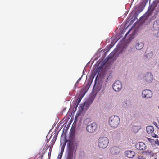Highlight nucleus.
<instances>
[{"label": "nucleus", "instance_id": "1", "mask_svg": "<svg viewBox=\"0 0 159 159\" xmlns=\"http://www.w3.org/2000/svg\"><path fill=\"white\" fill-rule=\"evenodd\" d=\"M93 100H86L85 102L79 107V110L77 112L75 118V121H76L78 117L82 113H85L90 105L93 103Z\"/></svg>", "mask_w": 159, "mask_h": 159}, {"label": "nucleus", "instance_id": "2", "mask_svg": "<svg viewBox=\"0 0 159 159\" xmlns=\"http://www.w3.org/2000/svg\"><path fill=\"white\" fill-rule=\"evenodd\" d=\"M156 7V5L153 4L149 7L147 11L140 18V27L141 24L145 22L146 20H148L149 16L151 15L153 12L155 8Z\"/></svg>", "mask_w": 159, "mask_h": 159}, {"label": "nucleus", "instance_id": "3", "mask_svg": "<svg viewBox=\"0 0 159 159\" xmlns=\"http://www.w3.org/2000/svg\"><path fill=\"white\" fill-rule=\"evenodd\" d=\"M68 155L66 159H73V152L76 148V145L72 142H69L67 144Z\"/></svg>", "mask_w": 159, "mask_h": 159}, {"label": "nucleus", "instance_id": "4", "mask_svg": "<svg viewBox=\"0 0 159 159\" xmlns=\"http://www.w3.org/2000/svg\"><path fill=\"white\" fill-rule=\"evenodd\" d=\"M108 122L111 127L116 128L120 124V118L117 116H112L109 117Z\"/></svg>", "mask_w": 159, "mask_h": 159}, {"label": "nucleus", "instance_id": "5", "mask_svg": "<svg viewBox=\"0 0 159 159\" xmlns=\"http://www.w3.org/2000/svg\"><path fill=\"white\" fill-rule=\"evenodd\" d=\"M108 143L109 140L107 137H100L98 139V146L101 148H106Z\"/></svg>", "mask_w": 159, "mask_h": 159}, {"label": "nucleus", "instance_id": "6", "mask_svg": "<svg viewBox=\"0 0 159 159\" xmlns=\"http://www.w3.org/2000/svg\"><path fill=\"white\" fill-rule=\"evenodd\" d=\"M97 125L95 123H92L88 125L86 127L87 130L89 133H92L96 129Z\"/></svg>", "mask_w": 159, "mask_h": 159}, {"label": "nucleus", "instance_id": "7", "mask_svg": "<svg viewBox=\"0 0 159 159\" xmlns=\"http://www.w3.org/2000/svg\"><path fill=\"white\" fill-rule=\"evenodd\" d=\"M122 88V84L119 81H117L114 82L113 85V89L115 91L118 92Z\"/></svg>", "mask_w": 159, "mask_h": 159}, {"label": "nucleus", "instance_id": "8", "mask_svg": "<svg viewBox=\"0 0 159 159\" xmlns=\"http://www.w3.org/2000/svg\"><path fill=\"white\" fill-rule=\"evenodd\" d=\"M142 95L144 98H149L152 97V92L150 90H144L142 92Z\"/></svg>", "mask_w": 159, "mask_h": 159}, {"label": "nucleus", "instance_id": "9", "mask_svg": "<svg viewBox=\"0 0 159 159\" xmlns=\"http://www.w3.org/2000/svg\"><path fill=\"white\" fill-rule=\"evenodd\" d=\"M125 155L129 158H132L135 155V153L131 150L125 151Z\"/></svg>", "mask_w": 159, "mask_h": 159}, {"label": "nucleus", "instance_id": "10", "mask_svg": "<svg viewBox=\"0 0 159 159\" xmlns=\"http://www.w3.org/2000/svg\"><path fill=\"white\" fill-rule=\"evenodd\" d=\"M87 90L85 89H82L80 92V93H78L77 95V99H81L85 94Z\"/></svg>", "mask_w": 159, "mask_h": 159}, {"label": "nucleus", "instance_id": "11", "mask_svg": "<svg viewBox=\"0 0 159 159\" xmlns=\"http://www.w3.org/2000/svg\"><path fill=\"white\" fill-rule=\"evenodd\" d=\"M153 76L150 73H147L145 76V79L146 82L150 83L153 80Z\"/></svg>", "mask_w": 159, "mask_h": 159}, {"label": "nucleus", "instance_id": "12", "mask_svg": "<svg viewBox=\"0 0 159 159\" xmlns=\"http://www.w3.org/2000/svg\"><path fill=\"white\" fill-rule=\"evenodd\" d=\"M120 151V148L116 146L112 147L111 150V152L112 154H117Z\"/></svg>", "mask_w": 159, "mask_h": 159}, {"label": "nucleus", "instance_id": "13", "mask_svg": "<svg viewBox=\"0 0 159 159\" xmlns=\"http://www.w3.org/2000/svg\"><path fill=\"white\" fill-rule=\"evenodd\" d=\"M149 0H142V2L140 5V12L142 11L145 6Z\"/></svg>", "mask_w": 159, "mask_h": 159}, {"label": "nucleus", "instance_id": "14", "mask_svg": "<svg viewBox=\"0 0 159 159\" xmlns=\"http://www.w3.org/2000/svg\"><path fill=\"white\" fill-rule=\"evenodd\" d=\"M154 130V128L152 126H148L146 128V132L149 134L152 133Z\"/></svg>", "mask_w": 159, "mask_h": 159}, {"label": "nucleus", "instance_id": "15", "mask_svg": "<svg viewBox=\"0 0 159 159\" xmlns=\"http://www.w3.org/2000/svg\"><path fill=\"white\" fill-rule=\"evenodd\" d=\"M75 130L74 129H70V133L69 138L71 140V141L73 140L75 137Z\"/></svg>", "mask_w": 159, "mask_h": 159}, {"label": "nucleus", "instance_id": "16", "mask_svg": "<svg viewBox=\"0 0 159 159\" xmlns=\"http://www.w3.org/2000/svg\"><path fill=\"white\" fill-rule=\"evenodd\" d=\"M153 28L155 30H159V20H157L154 22Z\"/></svg>", "mask_w": 159, "mask_h": 159}, {"label": "nucleus", "instance_id": "17", "mask_svg": "<svg viewBox=\"0 0 159 159\" xmlns=\"http://www.w3.org/2000/svg\"><path fill=\"white\" fill-rule=\"evenodd\" d=\"M67 142H68V143L67 144H68L69 143V142H73V143H75V145H76V148L75 149V150H74V151L73 152V153L74 152H76V148H77V145H76V143H75V142H74L73 141H69V140H68L67 139H65V141H64V143L63 144V145H64L65 146H66V143ZM67 155H68V151H67Z\"/></svg>", "mask_w": 159, "mask_h": 159}, {"label": "nucleus", "instance_id": "18", "mask_svg": "<svg viewBox=\"0 0 159 159\" xmlns=\"http://www.w3.org/2000/svg\"><path fill=\"white\" fill-rule=\"evenodd\" d=\"M81 100H74L71 105V106L72 107L73 105H75L78 107L79 104Z\"/></svg>", "mask_w": 159, "mask_h": 159}, {"label": "nucleus", "instance_id": "19", "mask_svg": "<svg viewBox=\"0 0 159 159\" xmlns=\"http://www.w3.org/2000/svg\"><path fill=\"white\" fill-rule=\"evenodd\" d=\"M146 148V145L143 143L140 142V150H145Z\"/></svg>", "mask_w": 159, "mask_h": 159}, {"label": "nucleus", "instance_id": "20", "mask_svg": "<svg viewBox=\"0 0 159 159\" xmlns=\"http://www.w3.org/2000/svg\"><path fill=\"white\" fill-rule=\"evenodd\" d=\"M64 149L63 148H61V150L60 152V153L59 154L58 156V159H61L63 152H64Z\"/></svg>", "mask_w": 159, "mask_h": 159}, {"label": "nucleus", "instance_id": "21", "mask_svg": "<svg viewBox=\"0 0 159 159\" xmlns=\"http://www.w3.org/2000/svg\"><path fill=\"white\" fill-rule=\"evenodd\" d=\"M134 28L135 29L136 31H138V29L139 28V24L138 21L134 25Z\"/></svg>", "mask_w": 159, "mask_h": 159}, {"label": "nucleus", "instance_id": "22", "mask_svg": "<svg viewBox=\"0 0 159 159\" xmlns=\"http://www.w3.org/2000/svg\"><path fill=\"white\" fill-rule=\"evenodd\" d=\"M133 131L135 133H137L139 131V128L138 126H134L132 128Z\"/></svg>", "mask_w": 159, "mask_h": 159}, {"label": "nucleus", "instance_id": "23", "mask_svg": "<svg viewBox=\"0 0 159 159\" xmlns=\"http://www.w3.org/2000/svg\"><path fill=\"white\" fill-rule=\"evenodd\" d=\"M77 107H77V106H76L75 105H73V106H72V107H71L70 106V108H71H71L74 107V109L72 111V113H71L70 116H71V115H72V113H73V114L76 112V111L77 110Z\"/></svg>", "mask_w": 159, "mask_h": 159}, {"label": "nucleus", "instance_id": "24", "mask_svg": "<svg viewBox=\"0 0 159 159\" xmlns=\"http://www.w3.org/2000/svg\"><path fill=\"white\" fill-rule=\"evenodd\" d=\"M57 135H55L53 137V143H52V146L50 147V149H51V148H52L54 144L55 141H56V140L57 139Z\"/></svg>", "mask_w": 159, "mask_h": 159}, {"label": "nucleus", "instance_id": "25", "mask_svg": "<svg viewBox=\"0 0 159 159\" xmlns=\"http://www.w3.org/2000/svg\"><path fill=\"white\" fill-rule=\"evenodd\" d=\"M139 43H137L136 44V46H135L136 49L138 50H139Z\"/></svg>", "mask_w": 159, "mask_h": 159}, {"label": "nucleus", "instance_id": "26", "mask_svg": "<svg viewBox=\"0 0 159 159\" xmlns=\"http://www.w3.org/2000/svg\"><path fill=\"white\" fill-rule=\"evenodd\" d=\"M152 136L153 137L155 138H158V136L156 135L155 133L152 134Z\"/></svg>", "mask_w": 159, "mask_h": 159}, {"label": "nucleus", "instance_id": "27", "mask_svg": "<svg viewBox=\"0 0 159 159\" xmlns=\"http://www.w3.org/2000/svg\"><path fill=\"white\" fill-rule=\"evenodd\" d=\"M147 139L151 143H152L154 141V139L149 138H147Z\"/></svg>", "mask_w": 159, "mask_h": 159}, {"label": "nucleus", "instance_id": "28", "mask_svg": "<svg viewBox=\"0 0 159 159\" xmlns=\"http://www.w3.org/2000/svg\"><path fill=\"white\" fill-rule=\"evenodd\" d=\"M155 143L156 144L159 146V140H158V139H156L155 141Z\"/></svg>", "mask_w": 159, "mask_h": 159}, {"label": "nucleus", "instance_id": "29", "mask_svg": "<svg viewBox=\"0 0 159 159\" xmlns=\"http://www.w3.org/2000/svg\"><path fill=\"white\" fill-rule=\"evenodd\" d=\"M157 15V14H155V15H154L152 17V18L151 19L154 20V19H155V18H156Z\"/></svg>", "mask_w": 159, "mask_h": 159}, {"label": "nucleus", "instance_id": "30", "mask_svg": "<svg viewBox=\"0 0 159 159\" xmlns=\"http://www.w3.org/2000/svg\"><path fill=\"white\" fill-rule=\"evenodd\" d=\"M153 124L156 126V127L158 128V126L157 123L155 122H153Z\"/></svg>", "mask_w": 159, "mask_h": 159}, {"label": "nucleus", "instance_id": "31", "mask_svg": "<svg viewBox=\"0 0 159 159\" xmlns=\"http://www.w3.org/2000/svg\"><path fill=\"white\" fill-rule=\"evenodd\" d=\"M139 143H137L136 145V148L138 149L139 150V149L138 148H139Z\"/></svg>", "mask_w": 159, "mask_h": 159}, {"label": "nucleus", "instance_id": "32", "mask_svg": "<svg viewBox=\"0 0 159 159\" xmlns=\"http://www.w3.org/2000/svg\"><path fill=\"white\" fill-rule=\"evenodd\" d=\"M78 84L76 82V83L75 84V85H74L75 89H76V88L78 87Z\"/></svg>", "mask_w": 159, "mask_h": 159}, {"label": "nucleus", "instance_id": "33", "mask_svg": "<svg viewBox=\"0 0 159 159\" xmlns=\"http://www.w3.org/2000/svg\"><path fill=\"white\" fill-rule=\"evenodd\" d=\"M141 44V45L142 48H140V49H141L142 48H143V44L142 43H140V45Z\"/></svg>", "mask_w": 159, "mask_h": 159}, {"label": "nucleus", "instance_id": "34", "mask_svg": "<svg viewBox=\"0 0 159 159\" xmlns=\"http://www.w3.org/2000/svg\"><path fill=\"white\" fill-rule=\"evenodd\" d=\"M80 80H81V78L79 79L77 81L76 83L79 84V83L80 81Z\"/></svg>", "mask_w": 159, "mask_h": 159}, {"label": "nucleus", "instance_id": "35", "mask_svg": "<svg viewBox=\"0 0 159 159\" xmlns=\"http://www.w3.org/2000/svg\"><path fill=\"white\" fill-rule=\"evenodd\" d=\"M66 109V107H64L63 109V112L64 111H65Z\"/></svg>", "mask_w": 159, "mask_h": 159}, {"label": "nucleus", "instance_id": "36", "mask_svg": "<svg viewBox=\"0 0 159 159\" xmlns=\"http://www.w3.org/2000/svg\"><path fill=\"white\" fill-rule=\"evenodd\" d=\"M51 142H52V144H51L52 146H52V143H53V140H52Z\"/></svg>", "mask_w": 159, "mask_h": 159}, {"label": "nucleus", "instance_id": "37", "mask_svg": "<svg viewBox=\"0 0 159 159\" xmlns=\"http://www.w3.org/2000/svg\"><path fill=\"white\" fill-rule=\"evenodd\" d=\"M130 30H129V31H128V32L127 33V34H126L125 36H126V35H127L128 34V33H129V32L130 31Z\"/></svg>", "mask_w": 159, "mask_h": 159}, {"label": "nucleus", "instance_id": "38", "mask_svg": "<svg viewBox=\"0 0 159 159\" xmlns=\"http://www.w3.org/2000/svg\"><path fill=\"white\" fill-rule=\"evenodd\" d=\"M48 159H50V157L49 154H48Z\"/></svg>", "mask_w": 159, "mask_h": 159}, {"label": "nucleus", "instance_id": "39", "mask_svg": "<svg viewBox=\"0 0 159 159\" xmlns=\"http://www.w3.org/2000/svg\"><path fill=\"white\" fill-rule=\"evenodd\" d=\"M49 154V155H50V156H51V152L50 151H49V154Z\"/></svg>", "mask_w": 159, "mask_h": 159}, {"label": "nucleus", "instance_id": "40", "mask_svg": "<svg viewBox=\"0 0 159 159\" xmlns=\"http://www.w3.org/2000/svg\"><path fill=\"white\" fill-rule=\"evenodd\" d=\"M65 146L62 145V146L61 148H63L64 149L65 148Z\"/></svg>", "mask_w": 159, "mask_h": 159}, {"label": "nucleus", "instance_id": "41", "mask_svg": "<svg viewBox=\"0 0 159 159\" xmlns=\"http://www.w3.org/2000/svg\"><path fill=\"white\" fill-rule=\"evenodd\" d=\"M49 139H47V142H49Z\"/></svg>", "mask_w": 159, "mask_h": 159}, {"label": "nucleus", "instance_id": "42", "mask_svg": "<svg viewBox=\"0 0 159 159\" xmlns=\"http://www.w3.org/2000/svg\"><path fill=\"white\" fill-rule=\"evenodd\" d=\"M156 154V153H155L153 154L152 155V156H154V154Z\"/></svg>", "mask_w": 159, "mask_h": 159}, {"label": "nucleus", "instance_id": "43", "mask_svg": "<svg viewBox=\"0 0 159 159\" xmlns=\"http://www.w3.org/2000/svg\"><path fill=\"white\" fill-rule=\"evenodd\" d=\"M52 149V148H51V149H49V151H50V152H51V151Z\"/></svg>", "mask_w": 159, "mask_h": 159}, {"label": "nucleus", "instance_id": "44", "mask_svg": "<svg viewBox=\"0 0 159 159\" xmlns=\"http://www.w3.org/2000/svg\"><path fill=\"white\" fill-rule=\"evenodd\" d=\"M140 159H142V158H140ZM143 159H145V158H143Z\"/></svg>", "mask_w": 159, "mask_h": 159}, {"label": "nucleus", "instance_id": "45", "mask_svg": "<svg viewBox=\"0 0 159 159\" xmlns=\"http://www.w3.org/2000/svg\"><path fill=\"white\" fill-rule=\"evenodd\" d=\"M138 159H139V156H138Z\"/></svg>", "mask_w": 159, "mask_h": 159}, {"label": "nucleus", "instance_id": "46", "mask_svg": "<svg viewBox=\"0 0 159 159\" xmlns=\"http://www.w3.org/2000/svg\"><path fill=\"white\" fill-rule=\"evenodd\" d=\"M112 52L110 54V56L112 55Z\"/></svg>", "mask_w": 159, "mask_h": 159}, {"label": "nucleus", "instance_id": "47", "mask_svg": "<svg viewBox=\"0 0 159 159\" xmlns=\"http://www.w3.org/2000/svg\"><path fill=\"white\" fill-rule=\"evenodd\" d=\"M154 159H157V158H155Z\"/></svg>", "mask_w": 159, "mask_h": 159}, {"label": "nucleus", "instance_id": "48", "mask_svg": "<svg viewBox=\"0 0 159 159\" xmlns=\"http://www.w3.org/2000/svg\"><path fill=\"white\" fill-rule=\"evenodd\" d=\"M125 104H126V105H126L127 103H126H126H125Z\"/></svg>", "mask_w": 159, "mask_h": 159}, {"label": "nucleus", "instance_id": "49", "mask_svg": "<svg viewBox=\"0 0 159 159\" xmlns=\"http://www.w3.org/2000/svg\"><path fill=\"white\" fill-rule=\"evenodd\" d=\"M52 129H51V130H50V131H51V130H52Z\"/></svg>", "mask_w": 159, "mask_h": 159}, {"label": "nucleus", "instance_id": "50", "mask_svg": "<svg viewBox=\"0 0 159 159\" xmlns=\"http://www.w3.org/2000/svg\"><path fill=\"white\" fill-rule=\"evenodd\" d=\"M144 152L146 153V151H145Z\"/></svg>", "mask_w": 159, "mask_h": 159}, {"label": "nucleus", "instance_id": "51", "mask_svg": "<svg viewBox=\"0 0 159 159\" xmlns=\"http://www.w3.org/2000/svg\"><path fill=\"white\" fill-rule=\"evenodd\" d=\"M158 108H159V107H158Z\"/></svg>", "mask_w": 159, "mask_h": 159}]
</instances>
